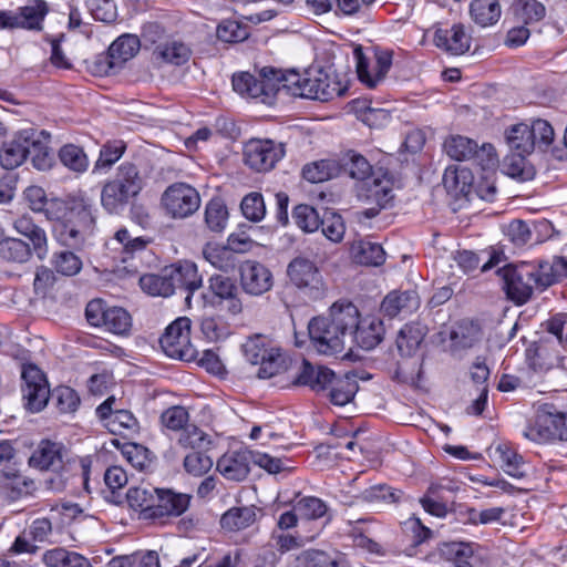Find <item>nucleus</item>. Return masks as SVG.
<instances>
[{
    "label": "nucleus",
    "instance_id": "5701e85b",
    "mask_svg": "<svg viewBox=\"0 0 567 567\" xmlns=\"http://www.w3.org/2000/svg\"><path fill=\"white\" fill-rule=\"evenodd\" d=\"M168 272L172 275L174 290L184 289L188 292L185 298L186 301H189L193 292L202 287L203 278L193 261L184 260L171 265L168 266Z\"/></svg>",
    "mask_w": 567,
    "mask_h": 567
},
{
    "label": "nucleus",
    "instance_id": "0eeeda50",
    "mask_svg": "<svg viewBox=\"0 0 567 567\" xmlns=\"http://www.w3.org/2000/svg\"><path fill=\"white\" fill-rule=\"evenodd\" d=\"M275 74L272 66H264L258 75L250 72H237L231 78L233 89L241 97L254 100L264 104L275 103V86L270 75Z\"/></svg>",
    "mask_w": 567,
    "mask_h": 567
},
{
    "label": "nucleus",
    "instance_id": "1a4fd4ad",
    "mask_svg": "<svg viewBox=\"0 0 567 567\" xmlns=\"http://www.w3.org/2000/svg\"><path fill=\"white\" fill-rule=\"evenodd\" d=\"M21 379L24 408L31 413L42 411L50 399V388L45 374L34 363H24L21 369Z\"/></svg>",
    "mask_w": 567,
    "mask_h": 567
},
{
    "label": "nucleus",
    "instance_id": "473e14b6",
    "mask_svg": "<svg viewBox=\"0 0 567 567\" xmlns=\"http://www.w3.org/2000/svg\"><path fill=\"white\" fill-rule=\"evenodd\" d=\"M157 488L147 486L130 487L126 493L128 506L138 513L142 520H152L151 512L154 511L155 497Z\"/></svg>",
    "mask_w": 567,
    "mask_h": 567
},
{
    "label": "nucleus",
    "instance_id": "f704fd0d",
    "mask_svg": "<svg viewBox=\"0 0 567 567\" xmlns=\"http://www.w3.org/2000/svg\"><path fill=\"white\" fill-rule=\"evenodd\" d=\"M42 563L47 567H92L86 557L62 547L45 550L42 555Z\"/></svg>",
    "mask_w": 567,
    "mask_h": 567
},
{
    "label": "nucleus",
    "instance_id": "f8f14e48",
    "mask_svg": "<svg viewBox=\"0 0 567 567\" xmlns=\"http://www.w3.org/2000/svg\"><path fill=\"white\" fill-rule=\"evenodd\" d=\"M152 524L164 526L173 518L182 516L190 505L192 495L172 488H157Z\"/></svg>",
    "mask_w": 567,
    "mask_h": 567
},
{
    "label": "nucleus",
    "instance_id": "bb28decb",
    "mask_svg": "<svg viewBox=\"0 0 567 567\" xmlns=\"http://www.w3.org/2000/svg\"><path fill=\"white\" fill-rule=\"evenodd\" d=\"M434 41L436 47L451 54L460 55L470 49L471 38L465 32L464 25L453 24L449 29H439L435 32Z\"/></svg>",
    "mask_w": 567,
    "mask_h": 567
},
{
    "label": "nucleus",
    "instance_id": "0e129e2a",
    "mask_svg": "<svg viewBox=\"0 0 567 567\" xmlns=\"http://www.w3.org/2000/svg\"><path fill=\"white\" fill-rule=\"evenodd\" d=\"M292 218L296 225L306 233L316 231L322 219L313 207L306 204H300L293 208Z\"/></svg>",
    "mask_w": 567,
    "mask_h": 567
},
{
    "label": "nucleus",
    "instance_id": "5fc2aeb1",
    "mask_svg": "<svg viewBox=\"0 0 567 567\" xmlns=\"http://www.w3.org/2000/svg\"><path fill=\"white\" fill-rule=\"evenodd\" d=\"M102 327L114 334H126L132 328L131 315L122 307H110Z\"/></svg>",
    "mask_w": 567,
    "mask_h": 567
},
{
    "label": "nucleus",
    "instance_id": "20e7f679",
    "mask_svg": "<svg viewBox=\"0 0 567 567\" xmlns=\"http://www.w3.org/2000/svg\"><path fill=\"white\" fill-rule=\"evenodd\" d=\"M244 357L251 364H259L258 377L269 379L285 368V358L279 348L265 334H254L241 346Z\"/></svg>",
    "mask_w": 567,
    "mask_h": 567
},
{
    "label": "nucleus",
    "instance_id": "c85d7f7f",
    "mask_svg": "<svg viewBox=\"0 0 567 567\" xmlns=\"http://www.w3.org/2000/svg\"><path fill=\"white\" fill-rule=\"evenodd\" d=\"M359 390V384L353 375L333 374L331 383H329L328 391L323 393L329 399L330 403L337 406H344L350 403Z\"/></svg>",
    "mask_w": 567,
    "mask_h": 567
},
{
    "label": "nucleus",
    "instance_id": "49530a36",
    "mask_svg": "<svg viewBox=\"0 0 567 567\" xmlns=\"http://www.w3.org/2000/svg\"><path fill=\"white\" fill-rule=\"evenodd\" d=\"M470 13L481 27L494 25L501 18V6L497 0H472Z\"/></svg>",
    "mask_w": 567,
    "mask_h": 567
},
{
    "label": "nucleus",
    "instance_id": "a878e982",
    "mask_svg": "<svg viewBox=\"0 0 567 567\" xmlns=\"http://www.w3.org/2000/svg\"><path fill=\"white\" fill-rule=\"evenodd\" d=\"M420 297L415 290L392 291L386 295L381 305L382 312L390 317L411 315L420 307Z\"/></svg>",
    "mask_w": 567,
    "mask_h": 567
},
{
    "label": "nucleus",
    "instance_id": "39448f33",
    "mask_svg": "<svg viewBox=\"0 0 567 567\" xmlns=\"http://www.w3.org/2000/svg\"><path fill=\"white\" fill-rule=\"evenodd\" d=\"M507 298L517 306L525 305L538 290V277L533 262L507 265L498 270Z\"/></svg>",
    "mask_w": 567,
    "mask_h": 567
},
{
    "label": "nucleus",
    "instance_id": "b1692460",
    "mask_svg": "<svg viewBox=\"0 0 567 567\" xmlns=\"http://www.w3.org/2000/svg\"><path fill=\"white\" fill-rule=\"evenodd\" d=\"M363 196L374 202L379 208L388 207L394 195H393V181L388 173H375L370 179L364 182L361 186Z\"/></svg>",
    "mask_w": 567,
    "mask_h": 567
},
{
    "label": "nucleus",
    "instance_id": "a18cd8bd",
    "mask_svg": "<svg viewBox=\"0 0 567 567\" xmlns=\"http://www.w3.org/2000/svg\"><path fill=\"white\" fill-rule=\"evenodd\" d=\"M32 257V249L25 241L4 237L0 239V259L12 264H24Z\"/></svg>",
    "mask_w": 567,
    "mask_h": 567
},
{
    "label": "nucleus",
    "instance_id": "7c9ffc66",
    "mask_svg": "<svg viewBox=\"0 0 567 567\" xmlns=\"http://www.w3.org/2000/svg\"><path fill=\"white\" fill-rule=\"evenodd\" d=\"M275 74L270 75V81L275 89V99L277 95H286L305 99L303 75L293 70L282 71L272 66Z\"/></svg>",
    "mask_w": 567,
    "mask_h": 567
},
{
    "label": "nucleus",
    "instance_id": "dca6fc26",
    "mask_svg": "<svg viewBox=\"0 0 567 567\" xmlns=\"http://www.w3.org/2000/svg\"><path fill=\"white\" fill-rule=\"evenodd\" d=\"M66 449L62 443L42 440L32 452L29 465L39 471L60 473L64 468Z\"/></svg>",
    "mask_w": 567,
    "mask_h": 567
},
{
    "label": "nucleus",
    "instance_id": "ddd939ff",
    "mask_svg": "<svg viewBox=\"0 0 567 567\" xmlns=\"http://www.w3.org/2000/svg\"><path fill=\"white\" fill-rule=\"evenodd\" d=\"M358 79L369 89H374L384 80L392 65L393 54L388 50H377L374 54V64L370 68L369 59L363 52L362 47L358 45L353 50Z\"/></svg>",
    "mask_w": 567,
    "mask_h": 567
},
{
    "label": "nucleus",
    "instance_id": "423d86ee",
    "mask_svg": "<svg viewBox=\"0 0 567 567\" xmlns=\"http://www.w3.org/2000/svg\"><path fill=\"white\" fill-rule=\"evenodd\" d=\"M289 284L310 299H321L327 291L323 276L317 264L306 257H295L287 266Z\"/></svg>",
    "mask_w": 567,
    "mask_h": 567
},
{
    "label": "nucleus",
    "instance_id": "4be33fe9",
    "mask_svg": "<svg viewBox=\"0 0 567 567\" xmlns=\"http://www.w3.org/2000/svg\"><path fill=\"white\" fill-rule=\"evenodd\" d=\"M481 546L476 543L451 542L440 548V556L453 567H474Z\"/></svg>",
    "mask_w": 567,
    "mask_h": 567
},
{
    "label": "nucleus",
    "instance_id": "bf43d9fd",
    "mask_svg": "<svg viewBox=\"0 0 567 567\" xmlns=\"http://www.w3.org/2000/svg\"><path fill=\"white\" fill-rule=\"evenodd\" d=\"M228 219L226 205L219 198H213L208 202L205 209V221L207 227L216 233L225 229Z\"/></svg>",
    "mask_w": 567,
    "mask_h": 567
},
{
    "label": "nucleus",
    "instance_id": "2eb2a0df",
    "mask_svg": "<svg viewBox=\"0 0 567 567\" xmlns=\"http://www.w3.org/2000/svg\"><path fill=\"white\" fill-rule=\"evenodd\" d=\"M240 286L250 296H261L274 286L270 269L257 260H245L239 266Z\"/></svg>",
    "mask_w": 567,
    "mask_h": 567
},
{
    "label": "nucleus",
    "instance_id": "37998d69",
    "mask_svg": "<svg viewBox=\"0 0 567 567\" xmlns=\"http://www.w3.org/2000/svg\"><path fill=\"white\" fill-rule=\"evenodd\" d=\"M3 482L1 485L2 492L10 501L19 499L23 496L30 495L35 489L33 480L18 473H2Z\"/></svg>",
    "mask_w": 567,
    "mask_h": 567
},
{
    "label": "nucleus",
    "instance_id": "603ef678",
    "mask_svg": "<svg viewBox=\"0 0 567 567\" xmlns=\"http://www.w3.org/2000/svg\"><path fill=\"white\" fill-rule=\"evenodd\" d=\"M512 9L525 25L539 22L546 16L545 6L538 0H514Z\"/></svg>",
    "mask_w": 567,
    "mask_h": 567
},
{
    "label": "nucleus",
    "instance_id": "58836bf2",
    "mask_svg": "<svg viewBox=\"0 0 567 567\" xmlns=\"http://www.w3.org/2000/svg\"><path fill=\"white\" fill-rule=\"evenodd\" d=\"M114 239L122 246V260L124 262L144 254L152 243L150 237L133 236L128 229L121 228L114 234Z\"/></svg>",
    "mask_w": 567,
    "mask_h": 567
},
{
    "label": "nucleus",
    "instance_id": "774afa93",
    "mask_svg": "<svg viewBox=\"0 0 567 567\" xmlns=\"http://www.w3.org/2000/svg\"><path fill=\"white\" fill-rule=\"evenodd\" d=\"M320 226L322 234L327 239L336 244L342 241L346 233V226L341 215L336 213H326L320 221Z\"/></svg>",
    "mask_w": 567,
    "mask_h": 567
},
{
    "label": "nucleus",
    "instance_id": "7ed1b4c3",
    "mask_svg": "<svg viewBox=\"0 0 567 567\" xmlns=\"http://www.w3.org/2000/svg\"><path fill=\"white\" fill-rule=\"evenodd\" d=\"M523 435L536 443L567 441V411L559 410L553 403L539 405L535 420L526 425Z\"/></svg>",
    "mask_w": 567,
    "mask_h": 567
},
{
    "label": "nucleus",
    "instance_id": "9b49d317",
    "mask_svg": "<svg viewBox=\"0 0 567 567\" xmlns=\"http://www.w3.org/2000/svg\"><path fill=\"white\" fill-rule=\"evenodd\" d=\"M162 204L172 217L185 218L193 215L200 206L196 188L186 183L169 185L162 195Z\"/></svg>",
    "mask_w": 567,
    "mask_h": 567
},
{
    "label": "nucleus",
    "instance_id": "6e6552de",
    "mask_svg": "<svg viewBox=\"0 0 567 567\" xmlns=\"http://www.w3.org/2000/svg\"><path fill=\"white\" fill-rule=\"evenodd\" d=\"M286 145L269 138H251L244 145V163L257 173H267L285 157Z\"/></svg>",
    "mask_w": 567,
    "mask_h": 567
},
{
    "label": "nucleus",
    "instance_id": "c9c22d12",
    "mask_svg": "<svg viewBox=\"0 0 567 567\" xmlns=\"http://www.w3.org/2000/svg\"><path fill=\"white\" fill-rule=\"evenodd\" d=\"M425 334L426 329L421 323L412 322L404 324L396 338V347L401 355H412L421 346Z\"/></svg>",
    "mask_w": 567,
    "mask_h": 567
},
{
    "label": "nucleus",
    "instance_id": "4d7b16f0",
    "mask_svg": "<svg viewBox=\"0 0 567 567\" xmlns=\"http://www.w3.org/2000/svg\"><path fill=\"white\" fill-rule=\"evenodd\" d=\"M51 264L58 274L66 277L78 275L83 266L81 258L69 250L54 252Z\"/></svg>",
    "mask_w": 567,
    "mask_h": 567
},
{
    "label": "nucleus",
    "instance_id": "052dcab7",
    "mask_svg": "<svg viewBox=\"0 0 567 567\" xmlns=\"http://www.w3.org/2000/svg\"><path fill=\"white\" fill-rule=\"evenodd\" d=\"M481 339V330L476 324L463 323L460 324L451 333L453 347L456 349H470L475 346Z\"/></svg>",
    "mask_w": 567,
    "mask_h": 567
},
{
    "label": "nucleus",
    "instance_id": "9d476101",
    "mask_svg": "<svg viewBox=\"0 0 567 567\" xmlns=\"http://www.w3.org/2000/svg\"><path fill=\"white\" fill-rule=\"evenodd\" d=\"M164 353L173 359L190 361L195 358V349L190 343V320L179 317L174 320L159 338Z\"/></svg>",
    "mask_w": 567,
    "mask_h": 567
},
{
    "label": "nucleus",
    "instance_id": "2f4dec72",
    "mask_svg": "<svg viewBox=\"0 0 567 567\" xmlns=\"http://www.w3.org/2000/svg\"><path fill=\"white\" fill-rule=\"evenodd\" d=\"M48 11L49 8L45 1L34 0L31 3L21 7L18 13H12L13 28L41 30L42 22Z\"/></svg>",
    "mask_w": 567,
    "mask_h": 567
},
{
    "label": "nucleus",
    "instance_id": "f3484780",
    "mask_svg": "<svg viewBox=\"0 0 567 567\" xmlns=\"http://www.w3.org/2000/svg\"><path fill=\"white\" fill-rule=\"evenodd\" d=\"M355 327L351 330L350 344L355 343L363 350L375 348L383 338L384 328L380 319L375 317L361 318L355 307Z\"/></svg>",
    "mask_w": 567,
    "mask_h": 567
},
{
    "label": "nucleus",
    "instance_id": "4468645a",
    "mask_svg": "<svg viewBox=\"0 0 567 567\" xmlns=\"http://www.w3.org/2000/svg\"><path fill=\"white\" fill-rule=\"evenodd\" d=\"M305 99L327 102L343 92L341 83L323 69H312L303 75Z\"/></svg>",
    "mask_w": 567,
    "mask_h": 567
},
{
    "label": "nucleus",
    "instance_id": "6ab92c4d",
    "mask_svg": "<svg viewBox=\"0 0 567 567\" xmlns=\"http://www.w3.org/2000/svg\"><path fill=\"white\" fill-rule=\"evenodd\" d=\"M31 138L28 141L29 150L28 156L31 163L38 171H49L55 163L54 151L50 146L51 135L45 131L37 132L31 130Z\"/></svg>",
    "mask_w": 567,
    "mask_h": 567
},
{
    "label": "nucleus",
    "instance_id": "a211bd4d",
    "mask_svg": "<svg viewBox=\"0 0 567 567\" xmlns=\"http://www.w3.org/2000/svg\"><path fill=\"white\" fill-rule=\"evenodd\" d=\"M333 374L334 372L327 367L313 365L308 360H302L292 384L308 386L317 394H323L328 391Z\"/></svg>",
    "mask_w": 567,
    "mask_h": 567
},
{
    "label": "nucleus",
    "instance_id": "8fccbe9b",
    "mask_svg": "<svg viewBox=\"0 0 567 567\" xmlns=\"http://www.w3.org/2000/svg\"><path fill=\"white\" fill-rule=\"evenodd\" d=\"M154 55L162 62L183 65L189 60L190 50L186 44L173 41L157 45Z\"/></svg>",
    "mask_w": 567,
    "mask_h": 567
},
{
    "label": "nucleus",
    "instance_id": "79ce46f5",
    "mask_svg": "<svg viewBox=\"0 0 567 567\" xmlns=\"http://www.w3.org/2000/svg\"><path fill=\"white\" fill-rule=\"evenodd\" d=\"M506 141L509 148L517 155H529L535 150L534 140L530 134L529 125L519 123L511 126L506 131Z\"/></svg>",
    "mask_w": 567,
    "mask_h": 567
},
{
    "label": "nucleus",
    "instance_id": "412c9836",
    "mask_svg": "<svg viewBox=\"0 0 567 567\" xmlns=\"http://www.w3.org/2000/svg\"><path fill=\"white\" fill-rule=\"evenodd\" d=\"M252 453L246 450L224 454L217 461V470L227 480L243 481L249 474Z\"/></svg>",
    "mask_w": 567,
    "mask_h": 567
},
{
    "label": "nucleus",
    "instance_id": "864d4df0",
    "mask_svg": "<svg viewBox=\"0 0 567 567\" xmlns=\"http://www.w3.org/2000/svg\"><path fill=\"white\" fill-rule=\"evenodd\" d=\"M117 184L124 186L133 196H137L143 189V178L137 166L130 162L122 163L113 178Z\"/></svg>",
    "mask_w": 567,
    "mask_h": 567
},
{
    "label": "nucleus",
    "instance_id": "e2e57ef3",
    "mask_svg": "<svg viewBox=\"0 0 567 567\" xmlns=\"http://www.w3.org/2000/svg\"><path fill=\"white\" fill-rule=\"evenodd\" d=\"M125 150L126 144L122 140L106 142L100 151V155L95 162L94 168H110L123 156Z\"/></svg>",
    "mask_w": 567,
    "mask_h": 567
},
{
    "label": "nucleus",
    "instance_id": "e433bc0d",
    "mask_svg": "<svg viewBox=\"0 0 567 567\" xmlns=\"http://www.w3.org/2000/svg\"><path fill=\"white\" fill-rule=\"evenodd\" d=\"M351 254L358 264L365 266H380L385 260V252L382 246L365 239L353 241Z\"/></svg>",
    "mask_w": 567,
    "mask_h": 567
},
{
    "label": "nucleus",
    "instance_id": "f03ea898",
    "mask_svg": "<svg viewBox=\"0 0 567 567\" xmlns=\"http://www.w3.org/2000/svg\"><path fill=\"white\" fill-rule=\"evenodd\" d=\"M73 209L72 217L55 224L53 231L61 245L73 249H82L85 241L92 236L95 226L92 200L76 205Z\"/></svg>",
    "mask_w": 567,
    "mask_h": 567
},
{
    "label": "nucleus",
    "instance_id": "393cba45",
    "mask_svg": "<svg viewBox=\"0 0 567 567\" xmlns=\"http://www.w3.org/2000/svg\"><path fill=\"white\" fill-rule=\"evenodd\" d=\"M208 288L219 302L227 303V310L231 315H238L243 310L241 300L238 297V288L235 281L223 275H214L208 279Z\"/></svg>",
    "mask_w": 567,
    "mask_h": 567
},
{
    "label": "nucleus",
    "instance_id": "c03bdc74",
    "mask_svg": "<svg viewBox=\"0 0 567 567\" xmlns=\"http://www.w3.org/2000/svg\"><path fill=\"white\" fill-rule=\"evenodd\" d=\"M443 148L454 161H471L477 152V142L463 135H451L445 140Z\"/></svg>",
    "mask_w": 567,
    "mask_h": 567
},
{
    "label": "nucleus",
    "instance_id": "f257e3e1",
    "mask_svg": "<svg viewBox=\"0 0 567 567\" xmlns=\"http://www.w3.org/2000/svg\"><path fill=\"white\" fill-rule=\"evenodd\" d=\"M355 322V305L336 301L327 316L315 317L308 323L313 349L324 355L341 353L350 343L351 329Z\"/></svg>",
    "mask_w": 567,
    "mask_h": 567
},
{
    "label": "nucleus",
    "instance_id": "ea45409f",
    "mask_svg": "<svg viewBox=\"0 0 567 567\" xmlns=\"http://www.w3.org/2000/svg\"><path fill=\"white\" fill-rule=\"evenodd\" d=\"M341 166L338 161L327 158L306 164L302 167V177L312 183H322L339 175Z\"/></svg>",
    "mask_w": 567,
    "mask_h": 567
},
{
    "label": "nucleus",
    "instance_id": "aec40b11",
    "mask_svg": "<svg viewBox=\"0 0 567 567\" xmlns=\"http://www.w3.org/2000/svg\"><path fill=\"white\" fill-rule=\"evenodd\" d=\"M30 130L19 131L12 140L2 143L0 150V164L6 169L19 167L28 157Z\"/></svg>",
    "mask_w": 567,
    "mask_h": 567
},
{
    "label": "nucleus",
    "instance_id": "c756f323",
    "mask_svg": "<svg viewBox=\"0 0 567 567\" xmlns=\"http://www.w3.org/2000/svg\"><path fill=\"white\" fill-rule=\"evenodd\" d=\"M13 228L32 244L38 258L43 259L48 254V237L45 230L37 225L30 216L23 215L13 221Z\"/></svg>",
    "mask_w": 567,
    "mask_h": 567
},
{
    "label": "nucleus",
    "instance_id": "13d9d810",
    "mask_svg": "<svg viewBox=\"0 0 567 567\" xmlns=\"http://www.w3.org/2000/svg\"><path fill=\"white\" fill-rule=\"evenodd\" d=\"M295 511L300 518L316 520L322 518L327 512V504L316 496H303L295 504Z\"/></svg>",
    "mask_w": 567,
    "mask_h": 567
},
{
    "label": "nucleus",
    "instance_id": "680f3d73",
    "mask_svg": "<svg viewBox=\"0 0 567 567\" xmlns=\"http://www.w3.org/2000/svg\"><path fill=\"white\" fill-rule=\"evenodd\" d=\"M209 444V436L193 424H188L183 429L178 437V445L185 450L200 451Z\"/></svg>",
    "mask_w": 567,
    "mask_h": 567
},
{
    "label": "nucleus",
    "instance_id": "4c0bfd02",
    "mask_svg": "<svg viewBox=\"0 0 567 567\" xmlns=\"http://www.w3.org/2000/svg\"><path fill=\"white\" fill-rule=\"evenodd\" d=\"M140 286L143 291L154 297H169L175 291L168 267H165L159 274L142 276Z\"/></svg>",
    "mask_w": 567,
    "mask_h": 567
},
{
    "label": "nucleus",
    "instance_id": "72a5a7b5",
    "mask_svg": "<svg viewBox=\"0 0 567 567\" xmlns=\"http://www.w3.org/2000/svg\"><path fill=\"white\" fill-rule=\"evenodd\" d=\"M133 196L124 186L117 184L114 179L109 181L101 192V204L110 214H120L130 204Z\"/></svg>",
    "mask_w": 567,
    "mask_h": 567
},
{
    "label": "nucleus",
    "instance_id": "6e6d98bb",
    "mask_svg": "<svg viewBox=\"0 0 567 567\" xmlns=\"http://www.w3.org/2000/svg\"><path fill=\"white\" fill-rule=\"evenodd\" d=\"M60 162L69 169L83 173L89 167V159L83 148L74 144H66L59 151Z\"/></svg>",
    "mask_w": 567,
    "mask_h": 567
},
{
    "label": "nucleus",
    "instance_id": "69168bd1",
    "mask_svg": "<svg viewBox=\"0 0 567 567\" xmlns=\"http://www.w3.org/2000/svg\"><path fill=\"white\" fill-rule=\"evenodd\" d=\"M52 400L55 408L61 413H73L80 405V396L75 390L70 386H58L52 392Z\"/></svg>",
    "mask_w": 567,
    "mask_h": 567
},
{
    "label": "nucleus",
    "instance_id": "cd10ccee",
    "mask_svg": "<svg viewBox=\"0 0 567 567\" xmlns=\"http://www.w3.org/2000/svg\"><path fill=\"white\" fill-rule=\"evenodd\" d=\"M536 277H538V291L567 278V255L553 257L551 260L534 264Z\"/></svg>",
    "mask_w": 567,
    "mask_h": 567
},
{
    "label": "nucleus",
    "instance_id": "3c124183",
    "mask_svg": "<svg viewBox=\"0 0 567 567\" xmlns=\"http://www.w3.org/2000/svg\"><path fill=\"white\" fill-rule=\"evenodd\" d=\"M141 41L137 35L122 34L109 48V53L112 59L117 61L118 64L132 59L140 50Z\"/></svg>",
    "mask_w": 567,
    "mask_h": 567
},
{
    "label": "nucleus",
    "instance_id": "de8ad7c7",
    "mask_svg": "<svg viewBox=\"0 0 567 567\" xmlns=\"http://www.w3.org/2000/svg\"><path fill=\"white\" fill-rule=\"evenodd\" d=\"M203 256L215 268L228 272L236 268L237 257L227 246L208 243L203 248Z\"/></svg>",
    "mask_w": 567,
    "mask_h": 567
},
{
    "label": "nucleus",
    "instance_id": "a19ab883",
    "mask_svg": "<svg viewBox=\"0 0 567 567\" xmlns=\"http://www.w3.org/2000/svg\"><path fill=\"white\" fill-rule=\"evenodd\" d=\"M89 200L90 199L84 196L73 197L69 200L50 198L41 213H43L49 220H53L55 224H59L68 219V217H72L74 214L73 208L76 205L86 204Z\"/></svg>",
    "mask_w": 567,
    "mask_h": 567
},
{
    "label": "nucleus",
    "instance_id": "09e8293b",
    "mask_svg": "<svg viewBox=\"0 0 567 567\" xmlns=\"http://www.w3.org/2000/svg\"><path fill=\"white\" fill-rule=\"evenodd\" d=\"M256 520L255 509L251 507H233L220 518V525L228 532H238L251 526Z\"/></svg>",
    "mask_w": 567,
    "mask_h": 567
},
{
    "label": "nucleus",
    "instance_id": "338daca9",
    "mask_svg": "<svg viewBox=\"0 0 567 567\" xmlns=\"http://www.w3.org/2000/svg\"><path fill=\"white\" fill-rule=\"evenodd\" d=\"M240 209L247 219L254 223L262 220L266 215L262 195L257 192L249 193L243 198Z\"/></svg>",
    "mask_w": 567,
    "mask_h": 567
}]
</instances>
